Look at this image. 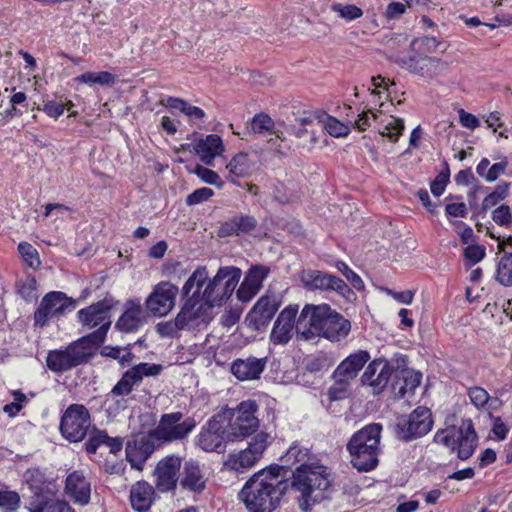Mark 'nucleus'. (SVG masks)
Masks as SVG:
<instances>
[{
    "mask_svg": "<svg viewBox=\"0 0 512 512\" xmlns=\"http://www.w3.org/2000/svg\"><path fill=\"white\" fill-rule=\"evenodd\" d=\"M208 279V271L205 266H199L187 279L182 287V297L188 298L192 288L196 286L194 293H198V297L201 295V288Z\"/></svg>",
    "mask_w": 512,
    "mask_h": 512,
    "instance_id": "nucleus-35",
    "label": "nucleus"
},
{
    "mask_svg": "<svg viewBox=\"0 0 512 512\" xmlns=\"http://www.w3.org/2000/svg\"><path fill=\"white\" fill-rule=\"evenodd\" d=\"M422 374L416 372L413 369L402 370L400 375V384L397 386V392L399 398L405 397L407 392H414V390L420 385Z\"/></svg>",
    "mask_w": 512,
    "mask_h": 512,
    "instance_id": "nucleus-34",
    "label": "nucleus"
},
{
    "mask_svg": "<svg viewBox=\"0 0 512 512\" xmlns=\"http://www.w3.org/2000/svg\"><path fill=\"white\" fill-rule=\"evenodd\" d=\"M281 304V296L268 290L248 312L245 322L250 329L262 331L270 324Z\"/></svg>",
    "mask_w": 512,
    "mask_h": 512,
    "instance_id": "nucleus-13",
    "label": "nucleus"
},
{
    "mask_svg": "<svg viewBox=\"0 0 512 512\" xmlns=\"http://www.w3.org/2000/svg\"><path fill=\"white\" fill-rule=\"evenodd\" d=\"M214 195L212 189L207 187H202L194 190L186 197V204L188 206L197 205L209 200Z\"/></svg>",
    "mask_w": 512,
    "mask_h": 512,
    "instance_id": "nucleus-59",
    "label": "nucleus"
},
{
    "mask_svg": "<svg viewBox=\"0 0 512 512\" xmlns=\"http://www.w3.org/2000/svg\"><path fill=\"white\" fill-rule=\"evenodd\" d=\"M90 426L88 409L82 404H71L62 414L59 430L66 440L76 443L86 437Z\"/></svg>",
    "mask_w": 512,
    "mask_h": 512,
    "instance_id": "nucleus-11",
    "label": "nucleus"
},
{
    "mask_svg": "<svg viewBox=\"0 0 512 512\" xmlns=\"http://www.w3.org/2000/svg\"><path fill=\"white\" fill-rule=\"evenodd\" d=\"M404 128L403 119L391 116V121L384 127L381 135L388 137L392 142H397Z\"/></svg>",
    "mask_w": 512,
    "mask_h": 512,
    "instance_id": "nucleus-52",
    "label": "nucleus"
},
{
    "mask_svg": "<svg viewBox=\"0 0 512 512\" xmlns=\"http://www.w3.org/2000/svg\"><path fill=\"white\" fill-rule=\"evenodd\" d=\"M443 169L437 174L430 184L431 193L435 197L441 196L450 182V167L446 160L442 162Z\"/></svg>",
    "mask_w": 512,
    "mask_h": 512,
    "instance_id": "nucleus-42",
    "label": "nucleus"
},
{
    "mask_svg": "<svg viewBox=\"0 0 512 512\" xmlns=\"http://www.w3.org/2000/svg\"><path fill=\"white\" fill-rule=\"evenodd\" d=\"M20 495L16 491H0V508L16 511L20 506Z\"/></svg>",
    "mask_w": 512,
    "mask_h": 512,
    "instance_id": "nucleus-54",
    "label": "nucleus"
},
{
    "mask_svg": "<svg viewBox=\"0 0 512 512\" xmlns=\"http://www.w3.org/2000/svg\"><path fill=\"white\" fill-rule=\"evenodd\" d=\"M300 280L308 290L334 291L346 300H350L352 296H355L353 290L344 280L321 270H303L300 273Z\"/></svg>",
    "mask_w": 512,
    "mask_h": 512,
    "instance_id": "nucleus-12",
    "label": "nucleus"
},
{
    "mask_svg": "<svg viewBox=\"0 0 512 512\" xmlns=\"http://www.w3.org/2000/svg\"><path fill=\"white\" fill-rule=\"evenodd\" d=\"M465 259L469 262V266H473L484 259L486 256V248L480 244H469L463 251Z\"/></svg>",
    "mask_w": 512,
    "mask_h": 512,
    "instance_id": "nucleus-53",
    "label": "nucleus"
},
{
    "mask_svg": "<svg viewBox=\"0 0 512 512\" xmlns=\"http://www.w3.org/2000/svg\"><path fill=\"white\" fill-rule=\"evenodd\" d=\"M370 360L367 350H358L346 357L334 370L336 376L345 377L353 381L364 365Z\"/></svg>",
    "mask_w": 512,
    "mask_h": 512,
    "instance_id": "nucleus-25",
    "label": "nucleus"
},
{
    "mask_svg": "<svg viewBox=\"0 0 512 512\" xmlns=\"http://www.w3.org/2000/svg\"><path fill=\"white\" fill-rule=\"evenodd\" d=\"M214 307H218L215 302L212 300L209 302V299L202 295L198 297L197 305H195V314L200 322L208 323L212 319L211 310Z\"/></svg>",
    "mask_w": 512,
    "mask_h": 512,
    "instance_id": "nucleus-46",
    "label": "nucleus"
},
{
    "mask_svg": "<svg viewBox=\"0 0 512 512\" xmlns=\"http://www.w3.org/2000/svg\"><path fill=\"white\" fill-rule=\"evenodd\" d=\"M335 266L337 270L356 290L361 291L364 289L365 285L361 277L356 274L344 261H337Z\"/></svg>",
    "mask_w": 512,
    "mask_h": 512,
    "instance_id": "nucleus-48",
    "label": "nucleus"
},
{
    "mask_svg": "<svg viewBox=\"0 0 512 512\" xmlns=\"http://www.w3.org/2000/svg\"><path fill=\"white\" fill-rule=\"evenodd\" d=\"M181 458L169 455L160 460L154 470L155 487L159 492L166 493L176 489L181 468Z\"/></svg>",
    "mask_w": 512,
    "mask_h": 512,
    "instance_id": "nucleus-16",
    "label": "nucleus"
},
{
    "mask_svg": "<svg viewBox=\"0 0 512 512\" xmlns=\"http://www.w3.org/2000/svg\"><path fill=\"white\" fill-rule=\"evenodd\" d=\"M242 276V270L236 266H221L216 275L209 280L203 294L209 302L222 306L233 294Z\"/></svg>",
    "mask_w": 512,
    "mask_h": 512,
    "instance_id": "nucleus-8",
    "label": "nucleus"
},
{
    "mask_svg": "<svg viewBox=\"0 0 512 512\" xmlns=\"http://www.w3.org/2000/svg\"><path fill=\"white\" fill-rule=\"evenodd\" d=\"M47 512H75L65 500H54L47 496Z\"/></svg>",
    "mask_w": 512,
    "mask_h": 512,
    "instance_id": "nucleus-64",
    "label": "nucleus"
},
{
    "mask_svg": "<svg viewBox=\"0 0 512 512\" xmlns=\"http://www.w3.org/2000/svg\"><path fill=\"white\" fill-rule=\"evenodd\" d=\"M285 476L293 465L289 479L290 489L298 493L296 502L302 512H312L314 506L331 498L333 475L329 467L319 461H312L307 448L292 445L282 457Z\"/></svg>",
    "mask_w": 512,
    "mask_h": 512,
    "instance_id": "nucleus-1",
    "label": "nucleus"
},
{
    "mask_svg": "<svg viewBox=\"0 0 512 512\" xmlns=\"http://www.w3.org/2000/svg\"><path fill=\"white\" fill-rule=\"evenodd\" d=\"M259 459L251 453L250 450L244 449L238 455L231 454L227 460V465L236 471L254 466Z\"/></svg>",
    "mask_w": 512,
    "mask_h": 512,
    "instance_id": "nucleus-40",
    "label": "nucleus"
},
{
    "mask_svg": "<svg viewBox=\"0 0 512 512\" xmlns=\"http://www.w3.org/2000/svg\"><path fill=\"white\" fill-rule=\"evenodd\" d=\"M197 301L198 293H193L186 299L180 311L176 315L182 330L191 329L200 323L194 312Z\"/></svg>",
    "mask_w": 512,
    "mask_h": 512,
    "instance_id": "nucleus-32",
    "label": "nucleus"
},
{
    "mask_svg": "<svg viewBox=\"0 0 512 512\" xmlns=\"http://www.w3.org/2000/svg\"><path fill=\"white\" fill-rule=\"evenodd\" d=\"M332 359L325 353H320L307 361L305 368L311 373H319L328 370L332 366Z\"/></svg>",
    "mask_w": 512,
    "mask_h": 512,
    "instance_id": "nucleus-50",
    "label": "nucleus"
},
{
    "mask_svg": "<svg viewBox=\"0 0 512 512\" xmlns=\"http://www.w3.org/2000/svg\"><path fill=\"white\" fill-rule=\"evenodd\" d=\"M195 152L206 165H212L215 157L223 151V142L220 136L209 134L199 139L195 144Z\"/></svg>",
    "mask_w": 512,
    "mask_h": 512,
    "instance_id": "nucleus-28",
    "label": "nucleus"
},
{
    "mask_svg": "<svg viewBox=\"0 0 512 512\" xmlns=\"http://www.w3.org/2000/svg\"><path fill=\"white\" fill-rule=\"evenodd\" d=\"M332 378L334 379V383L327 390L329 401L334 402L348 398L351 394L352 381L345 377L336 376V372H333Z\"/></svg>",
    "mask_w": 512,
    "mask_h": 512,
    "instance_id": "nucleus-33",
    "label": "nucleus"
},
{
    "mask_svg": "<svg viewBox=\"0 0 512 512\" xmlns=\"http://www.w3.org/2000/svg\"><path fill=\"white\" fill-rule=\"evenodd\" d=\"M110 326L111 323L107 322L92 333L70 343L65 349L49 351L46 357L47 367L55 373H64L88 363L105 341Z\"/></svg>",
    "mask_w": 512,
    "mask_h": 512,
    "instance_id": "nucleus-3",
    "label": "nucleus"
},
{
    "mask_svg": "<svg viewBox=\"0 0 512 512\" xmlns=\"http://www.w3.org/2000/svg\"><path fill=\"white\" fill-rule=\"evenodd\" d=\"M147 323V316L141 305L140 299H129L124 304V310L114 328L121 333L137 332Z\"/></svg>",
    "mask_w": 512,
    "mask_h": 512,
    "instance_id": "nucleus-17",
    "label": "nucleus"
},
{
    "mask_svg": "<svg viewBox=\"0 0 512 512\" xmlns=\"http://www.w3.org/2000/svg\"><path fill=\"white\" fill-rule=\"evenodd\" d=\"M178 286L169 281L156 284L145 301V307L154 316H165L175 306Z\"/></svg>",
    "mask_w": 512,
    "mask_h": 512,
    "instance_id": "nucleus-14",
    "label": "nucleus"
},
{
    "mask_svg": "<svg viewBox=\"0 0 512 512\" xmlns=\"http://www.w3.org/2000/svg\"><path fill=\"white\" fill-rule=\"evenodd\" d=\"M433 426L430 409L418 406L409 415H401L397 418L394 432L397 439L410 442L426 435Z\"/></svg>",
    "mask_w": 512,
    "mask_h": 512,
    "instance_id": "nucleus-6",
    "label": "nucleus"
},
{
    "mask_svg": "<svg viewBox=\"0 0 512 512\" xmlns=\"http://www.w3.org/2000/svg\"><path fill=\"white\" fill-rule=\"evenodd\" d=\"M258 226L257 219L248 214L236 213L220 224L217 235L220 238L252 233Z\"/></svg>",
    "mask_w": 512,
    "mask_h": 512,
    "instance_id": "nucleus-20",
    "label": "nucleus"
},
{
    "mask_svg": "<svg viewBox=\"0 0 512 512\" xmlns=\"http://www.w3.org/2000/svg\"><path fill=\"white\" fill-rule=\"evenodd\" d=\"M230 435L218 436L216 434L210 433L204 429H201V432L197 436V445L206 452H217L222 453L225 451V442H233L236 441L232 439Z\"/></svg>",
    "mask_w": 512,
    "mask_h": 512,
    "instance_id": "nucleus-31",
    "label": "nucleus"
},
{
    "mask_svg": "<svg viewBox=\"0 0 512 512\" xmlns=\"http://www.w3.org/2000/svg\"><path fill=\"white\" fill-rule=\"evenodd\" d=\"M18 251L25 262L28 263L30 267L34 266V260L39 264L38 252L37 250L27 242H21L18 245Z\"/></svg>",
    "mask_w": 512,
    "mask_h": 512,
    "instance_id": "nucleus-62",
    "label": "nucleus"
},
{
    "mask_svg": "<svg viewBox=\"0 0 512 512\" xmlns=\"http://www.w3.org/2000/svg\"><path fill=\"white\" fill-rule=\"evenodd\" d=\"M331 9L346 21H353L363 15V10L354 4L333 3Z\"/></svg>",
    "mask_w": 512,
    "mask_h": 512,
    "instance_id": "nucleus-45",
    "label": "nucleus"
},
{
    "mask_svg": "<svg viewBox=\"0 0 512 512\" xmlns=\"http://www.w3.org/2000/svg\"><path fill=\"white\" fill-rule=\"evenodd\" d=\"M267 438L268 434L265 432L256 434L252 441L249 443L247 450H250L251 453L256 456V458L260 459L267 447Z\"/></svg>",
    "mask_w": 512,
    "mask_h": 512,
    "instance_id": "nucleus-60",
    "label": "nucleus"
},
{
    "mask_svg": "<svg viewBox=\"0 0 512 512\" xmlns=\"http://www.w3.org/2000/svg\"><path fill=\"white\" fill-rule=\"evenodd\" d=\"M292 329L293 327L291 325L276 320L270 334V340L274 344H286L291 338Z\"/></svg>",
    "mask_w": 512,
    "mask_h": 512,
    "instance_id": "nucleus-47",
    "label": "nucleus"
},
{
    "mask_svg": "<svg viewBox=\"0 0 512 512\" xmlns=\"http://www.w3.org/2000/svg\"><path fill=\"white\" fill-rule=\"evenodd\" d=\"M393 374V367L385 358L371 361L361 376L364 385L372 386L377 393L382 392L388 385Z\"/></svg>",
    "mask_w": 512,
    "mask_h": 512,
    "instance_id": "nucleus-19",
    "label": "nucleus"
},
{
    "mask_svg": "<svg viewBox=\"0 0 512 512\" xmlns=\"http://www.w3.org/2000/svg\"><path fill=\"white\" fill-rule=\"evenodd\" d=\"M284 467L278 464L254 473L244 484L238 498L249 512H273L290 489L289 479L285 478Z\"/></svg>",
    "mask_w": 512,
    "mask_h": 512,
    "instance_id": "nucleus-2",
    "label": "nucleus"
},
{
    "mask_svg": "<svg viewBox=\"0 0 512 512\" xmlns=\"http://www.w3.org/2000/svg\"><path fill=\"white\" fill-rule=\"evenodd\" d=\"M417 45H420L421 47H423L425 49V51L428 53H433V52H437V51L445 52L448 47L446 42L439 41L434 36H432V37L423 36V37L414 38L409 45L410 50L413 52H416Z\"/></svg>",
    "mask_w": 512,
    "mask_h": 512,
    "instance_id": "nucleus-39",
    "label": "nucleus"
},
{
    "mask_svg": "<svg viewBox=\"0 0 512 512\" xmlns=\"http://www.w3.org/2000/svg\"><path fill=\"white\" fill-rule=\"evenodd\" d=\"M382 429L380 423H370L355 432L346 444L351 465L359 472H369L377 467Z\"/></svg>",
    "mask_w": 512,
    "mask_h": 512,
    "instance_id": "nucleus-4",
    "label": "nucleus"
},
{
    "mask_svg": "<svg viewBox=\"0 0 512 512\" xmlns=\"http://www.w3.org/2000/svg\"><path fill=\"white\" fill-rule=\"evenodd\" d=\"M445 69H447V63L441 61V59L420 54L417 55L412 73L420 76L433 77L442 73Z\"/></svg>",
    "mask_w": 512,
    "mask_h": 512,
    "instance_id": "nucleus-30",
    "label": "nucleus"
},
{
    "mask_svg": "<svg viewBox=\"0 0 512 512\" xmlns=\"http://www.w3.org/2000/svg\"><path fill=\"white\" fill-rule=\"evenodd\" d=\"M181 330L177 317L173 321L160 322L156 325V331L162 337L176 338L178 331Z\"/></svg>",
    "mask_w": 512,
    "mask_h": 512,
    "instance_id": "nucleus-58",
    "label": "nucleus"
},
{
    "mask_svg": "<svg viewBox=\"0 0 512 512\" xmlns=\"http://www.w3.org/2000/svg\"><path fill=\"white\" fill-rule=\"evenodd\" d=\"M496 280L505 287L512 286V252H506L501 257L497 267Z\"/></svg>",
    "mask_w": 512,
    "mask_h": 512,
    "instance_id": "nucleus-41",
    "label": "nucleus"
},
{
    "mask_svg": "<svg viewBox=\"0 0 512 512\" xmlns=\"http://www.w3.org/2000/svg\"><path fill=\"white\" fill-rule=\"evenodd\" d=\"M65 491L74 503L85 506L90 501L91 485L82 471H73L65 481Z\"/></svg>",
    "mask_w": 512,
    "mask_h": 512,
    "instance_id": "nucleus-22",
    "label": "nucleus"
},
{
    "mask_svg": "<svg viewBox=\"0 0 512 512\" xmlns=\"http://www.w3.org/2000/svg\"><path fill=\"white\" fill-rule=\"evenodd\" d=\"M468 395L470 397L471 402L476 407H483L489 399L488 392L481 387H472L469 389Z\"/></svg>",
    "mask_w": 512,
    "mask_h": 512,
    "instance_id": "nucleus-63",
    "label": "nucleus"
},
{
    "mask_svg": "<svg viewBox=\"0 0 512 512\" xmlns=\"http://www.w3.org/2000/svg\"><path fill=\"white\" fill-rule=\"evenodd\" d=\"M229 421L227 412L213 416L202 429L218 436L230 435V427H225V421Z\"/></svg>",
    "mask_w": 512,
    "mask_h": 512,
    "instance_id": "nucleus-43",
    "label": "nucleus"
},
{
    "mask_svg": "<svg viewBox=\"0 0 512 512\" xmlns=\"http://www.w3.org/2000/svg\"><path fill=\"white\" fill-rule=\"evenodd\" d=\"M274 128L273 119L264 113L256 114L251 120V129L254 133H271Z\"/></svg>",
    "mask_w": 512,
    "mask_h": 512,
    "instance_id": "nucleus-51",
    "label": "nucleus"
},
{
    "mask_svg": "<svg viewBox=\"0 0 512 512\" xmlns=\"http://www.w3.org/2000/svg\"><path fill=\"white\" fill-rule=\"evenodd\" d=\"M180 485L183 489L201 493L206 487V478L197 461L189 460L184 463Z\"/></svg>",
    "mask_w": 512,
    "mask_h": 512,
    "instance_id": "nucleus-24",
    "label": "nucleus"
},
{
    "mask_svg": "<svg viewBox=\"0 0 512 512\" xmlns=\"http://www.w3.org/2000/svg\"><path fill=\"white\" fill-rule=\"evenodd\" d=\"M229 171L228 179L236 184V180L232 177H249L256 170V162L252 160L248 153L240 152L233 156L226 167Z\"/></svg>",
    "mask_w": 512,
    "mask_h": 512,
    "instance_id": "nucleus-29",
    "label": "nucleus"
},
{
    "mask_svg": "<svg viewBox=\"0 0 512 512\" xmlns=\"http://www.w3.org/2000/svg\"><path fill=\"white\" fill-rule=\"evenodd\" d=\"M271 269L264 264L252 265L246 272L243 281L260 291L263 281L270 274Z\"/></svg>",
    "mask_w": 512,
    "mask_h": 512,
    "instance_id": "nucleus-38",
    "label": "nucleus"
},
{
    "mask_svg": "<svg viewBox=\"0 0 512 512\" xmlns=\"http://www.w3.org/2000/svg\"><path fill=\"white\" fill-rule=\"evenodd\" d=\"M350 331L351 322L342 314L336 310H333L330 318L328 319L327 326L323 330L320 337H323L331 342H340L349 335Z\"/></svg>",
    "mask_w": 512,
    "mask_h": 512,
    "instance_id": "nucleus-26",
    "label": "nucleus"
},
{
    "mask_svg": "<svg viewBox=\"0 0 512 512\" xmlns=\"http://www.w3.org/2000/svg\"><path fill=\"white\" fill-rule=\"evenodd\" d=\"M193 173L196 174L203 182L214 185L217 188H222L224 185V182L220 179L217 172L200 164L195 166Z\"/></svg>",
    "mask_w": 512,
    "mask_h": 512,
    "instance_id": "nucleus-49",
    "label": "nucleus"
},
{
    "mask_svg": "<svg viewBox=\"0 0 512 512\" xmlns=\"http://www.w3.org/2000/svg\"><path fill=\"white\" fill-rule=\"evenodd\" d=\"M154 488L146 481H139L130 490V503L137 512H147L154 501Z\"/></svg>",
    "mask_w": 512,
    "mask_h": 512,
    "instance_id": "nucleus-27",
    "label": "nucleus"
},
{
    "mask_svg": "<svg viewBox=\"0 0 512 512\" xmlns=\"http://www.w3.org/2000/svg\"><path fill=\"white\" fill-rule=\"evenodd\" d=\"M118 304V300L112 296H106L104 299L79 310L77 312L79 322L88 328H94L98 325L101 327L107 322L111 323L110 320H105L108 318V312Z\"/></svg>",
    "mask_w": 512,
    "mask_h": 512,
    "instance_id": "nucleus-18",
    "label": "nucleus"
},
{
    "mask_svg": "<svg viewBox=\"0 0 512 512\" xmlns=\"http://www.w3.org/2000/svg\"><path fill=\"white\" fill-rule=\"evenodd\" d=\"M196 425L194 417H184L180 411L164 413L158 425L152 429V435L156 437L159 444L182 441L189 436Z\"/></svg>",
    "mask_w": 512,
    "mask_h": 512,
    "instance_id": "nucleus-5",
    "label": "nucleus"
},
{
    "mask_svg": "<svg viewBox=\"0 0 512 512\" xmlns=\"http://www.w3.org/2000/svg\"><path fill=\"white\" fill-rule=\"evenodd\" d=\"M106 431L95 429L85 443V450L89 454H95L99 446L105 441Z\"/></svg>",
    "mask_w": 512,
    "mask_h": 512,
    "instance_id": "nucleus-61",
    "label": "nucleus"
},
{
    "mask_svg": "<svg viewBox=\"0 0 512 512\" xmlns=\"http://www.w3.org/2000/svg\"><path fill=\"white\" fill-rule=\"evenodd\" d=\"M267 358L249 357L247 359H236L231 364V373L239 380H255L266 367Z\"/></svg>",
    "mask_w": 512,
    "mask_h": 512,
    "instance_id": "nucleus-23",
    "label": "nucleus"
},
{
    "mask_svg": "<svg viewBox=\"0 0 512 512\" xmlns=\"http://www.w3.org/2000/svg\"><path fill=\"white\" fill-rule=\"evenodd\" d=\"M325 120L323 122V128L333 137H345L350 132L349 125L340 122L335 117L329 116L325 113Z\"/></svg>",
    "mask_w": 512,
    "mask_h": 512,
    "instance_id": "nucleus-44",
    "label": "nucleus"
},
{
    "mask_svg": "<svg viewBox=\"0 0 512 512\" xmlns=\"http://www.w3.org/2000/svg\"><path fill=\"white\" fill-rule=\"evenodd\" d=\"M258 408V403L249 399L239 403L235 410L226 411L232 439L242 440L257 431L259 420L255 414Z\"/></svg>",
    "mask_w": 512,
    "mask_h": 512,
    "instance_id": "nucleus-10",
    "label": "nucleus"
},
{
    "mask_svg": "<svg viewBox=\"0 0 512 512\" xmlns=\"http://www.w3.org/2000/svg\"><path fill=\"white\" fill-rule=\"evenodd\" d=\"M75 306L76 301L68 297L64 292H48L43 296L34 312V326L43 328L48 325L50 320H59L67 312L72 311Z\"/></svg>",
    "mask_w": 512,
    "mask_h": 512,
    "instance_id": "nucleus-9",
    "label": "nucleus"
},
{
    "mask_svg": "<svg viewBox=\"0 0 512 512\" xmlns=\"http://www.w3.org/2000/svg\"><path fill=\"white\" fill-rule=\"evenodd\" d=\"M493 221L502 227H508L512 224V212L508 205L502 204L492 211Z\"/></svg>",
    "mask_w": 512,
    "mask_h": 512,
    "instance_id": "nucleus-56",
    "label": "nucleus"
},
{
    "mask_svg": "<svg viewBox=\"0 0 512 512\" xmlns=\"http://www.w3.org/2000/svg\"><path fill=\"white\" fill-rule=\"evenodd\" d=\"M156 437L152 435V429L147 433L135 435L126 443V460L136 470H143L145 462L156 449Z\"/></svg>",
    "mask_w": 512,
    "mask_h": 512,
    "instance_id": "nucleus-15",
    "label": "nucleus"
},
{
    "mask_svg": "<svg viewBox=\"0 0 512 512\" xmlns=\"http://www.w3.org/2000/svg\"><path fill=\"white\" fill-rule=\"evenodd\" d=\"M408 357L403 354H396L395 357L390 362V365L393 367V372H395V379L392 382V389L396 391L398 384H400V375L402 370H410L407 368Z\"/></svg>",
    "mask_w": 512,
    "mask_h": 512,
    "instance_id": "nucleus-57",
    "label": "nucleus"
},
{
    "mask_svg": "<svg viewBox=\"0 0 512 512\" xmlns=\"http://www.w3.org/2000/svg\"><path fill=\"white\" fill-rule=\"evenodd\" d=\"M334 309L329 304H306L296 321L295 329L304 340L321 336Z\"/></svg>",
    "mask_w": 512,
    "mask_h": 512,
    "instance_id": "nucleus-7",
    "label": "nucleus"
},
{
    "mask_svg": "<svg viewBox=\"0 0 512 512\" xmlns=\"http://www.w3.org/2000/svg\"><path fill=\"white\" fill-rule=\"evenodd\" d=\"M162 274L170 279H181L187 274V271L181 262L168 260L163 264Z\"/></svg>",
    "mask_w": 512,
    "mask_h": 512,
    "instance_id": "nucleus-55",
    "label": "nucleus"
},
{
    "mask_svg": "<svg viewBox=\"0 0 512 512\" xmlns=\"http://www.w3.org/2000/svg\"><path fill=\"white\" fill-rule=\"evenodd\" d=\"M25 480L33 493L32 496H48L44 491L47 478L45 473L42 472L39 468L28 469L25 472Z\"/></svg>",
    "mask_w": 512,
    "mask_h": 512,
    "instance_id": "nucleus-36",
    "label": "nucleus"
},
{
    "mask_svg": "<svg viewBox=\"0 0 512 512\" xmlns=\"http://www.w3.org/2000/svg\"><path fill=\"white\" fill-rule=\"evenodd\" d=\"M510 186L511 184L508 182H502L495 186L494 190L484 198L480 212L484 213L504 200L509 195Z\"/></svg>",
    "mask_w": 512,
    "mask_h": 512,
    "instance_id": "nucleus-37",
    "label": "nucleus"
},
{
    "mask_svg": "<svg viewBox=\"0 0 512 512\" xmlns=\"http://www.w3.org/2000/svg\"><path fill=\"white\" fill-rule=\"evenodd\" d=\"M478 446V435L471 419L463 420L457 430L456 452L460 460L469 459Z\"/></svg>",
    "mask_w": 512,
    "mask_h": 512,
    "instance_id": "nucleus-21",
    "label": "nucleus"
}]
</instances>
